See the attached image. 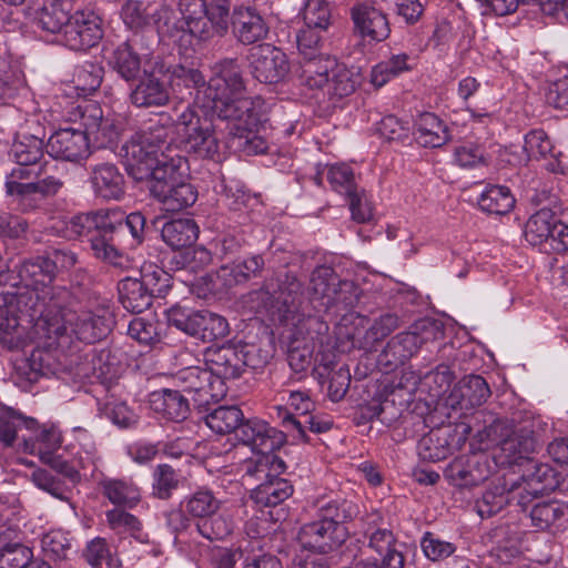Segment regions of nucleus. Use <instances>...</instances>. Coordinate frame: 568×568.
<instances>
[{"mask_svg":"<svg viewBox=\"0 0 568 568\" xmlns=\"http://www.w3.org/2000/svg\"><path fill=\"white\" fill-rule=\"evenodd\" d=\"M24 287L6 290L0 284V339L10 346L20 341L19 314L39 315V326L48 339H59L70 334L91 344L103 338L113 324L109 307L87 296L81 288L69 291L52 287L49 302H40L38 286H47L57 277L47 256L24 261L19 268Z\"/></svg>","mask_w":568,"mask_h":568,"instance_id":"f257e3e1","label":"nucleus"},{"mask_svg":"<svg viewBox=\"0 0 568 568\" xmlns=\"http://www.w3.org/2000/svg\"><path fill=\"white\" fill-rule=\"evenodd\" d=\"M146 219L141 212L124 215L119 210H98L72 216L65 223L71 240L87 239L95 258L122 267L126 258L119 248L121 241L131 236L132 246L144 241Z\"/></svg>","mask_w":568,"mask_h":568,"instance_id":"f03ea898","label":"nucleus"},{"mask_svg":"<svg viewBox=\"0 0 568 568\" xmlns=\"http://www.w3.org/2000/svg\"><path fill=\"white\" fill-rule=\"evenodd\" d=\"M10 156L19 168L13 169L6 182V192L19 204L22 212H31L42 201L58 194L64 182L49 174V162L41 163L43 141L34 135L19 136L11 145Z\"/></svg>","mask_w":568,"mask_h":568,"instance_id":"7ed1b4c3","label":"nucleus"},{"mask_svg":"<svg viewBox=\"0 0 568 568\" xmlns=\"http://www.w3.org/2000/svg\"><path fill=\"white\" fill-rule=\"evenodd\" d=\"M245 81L236 59L226 58L212 67V77L203 90V106L216 119H241L250 124L257 121L264 101L260 98H243Z\"/></svg>","mask_w":568,"mask_h":568,"instance_id":"20e7f679","label":"nucleus"},{"mask_svg":"<svg viewBox=\"0 0 568 568\" xmlns=\"http://www.w3.org/2000/svg\"><path fill=\"white\" fill-rule=\"evenodd\" d=\"M170 161L152 172L149 191L163 211L178 213L191 207L197 201L199 192L184 172L186 159L180 155Z\"/></svg>","mask_w":568,"mask_h":568,"instance_id":"39448f33","label":"nucleus"},{"mask_svg":"<svg viewBox=\"0 0 568 568\" xmlns=\"http://www.w3.org/2000/svg\"><path fill=\"white\" fill-rule=\"evenodd\" d=\"M181 29L199 42L222 38L229 30V0H179Z\"/></svg>","mask_w":568,"mask_h":568,"instance_id":"423d86ee","label":"nucleus"},{"mask_svg":"<svg viewBox=\"0 0 568 568\" xmlns=\"http://www.w3.org/2000/svg\"><path fill=\"white\" fill-rule=\"evenodd\" d=\"M175 138L187 152H192L203 159H214L219 155L220 141L216 126L212 120L201 116L192 105H186L181 112L174 109Z\"/></svg>","mask_w":568,"mask_h":568,"instance_id":"0eeeda50","label":"nucleus"},{"mask_svg":"<svg viewBox=\"0 0 568 568\" xmlns=\"http://www.w3.org/2000/svg\"><path fill=\"white\" fill-rule=\"evenodd\" d=\"M181 507L190 518L196 521L197 532L207 540H222L233 531L230 519L219 513L221 501L207 488H199L186 496Z\"/></svg>","mask_w":568,"mask_h":568,"instance_id":"6e6552de","label":"nucleus"},{"mask_svg":"<svg viewBox=\"0 0 568 568\" xmlns=\"http://www.w3.org/2000/svg\"><path fill=\"white\" fill-rule=\"evenodd\" d=\"M440 324L432 320L415 323L409 331L392 337L382 354L379 362L389 368L404 365L424 345L433 343L443 336Z\"/></svg>","mask_w":568,"mask_h":568,"instance_id":"1a4fd4ad","label":"nucleus"},{"mask_svg":"<svg viewBox=\"0 0 568 568\" xmlns=\"http://www.w3.org/2000/svg\"><path fill=\"white\" fill-rule=\"evenodd\" d=\"M165 314L170 326L204 343L224 338L230 332L227 321L210 311L194 312L175 305L166 310Z\"/></svg>","mask_w":568,"mask_h":568,"instance_id":"9d476101","label":"nucleus"},{"mask_svg":"<svg viewBox=\"0 0 568 568\" xmlns=\"http://www.w3.org/2000/svg\"><path fill=\"white\" fill-rule=\"evenodd\" d=\"M480 440H488L497 445L505 463L508 464L528 459L538 446L531 429L527 427L513 429L511 425L503 419H495L486 426L480 434Z\"/></svg>","mask_w":568,"mask_h":568,"instance_id":"9b49d317","label":"nucleus"},{"mask_svg":"<svg viewBox=\"0 0 568 568\" xmlns=\"http://www.w3.org/2000/svg\"><path fill=\"white\" fill-rule=\"evenodd\" d=\"M213 374L206 366H191L181 369L175 379L182 385V392L187 396L192 395L194 406H207L210 400L219 402L227 392L226 385L213 379Z\"/></svg>","mask_w":568,"mask_h":568,"instance_id":"f8f14e48","label":"nucleus"},{"mask_svg":"<svg viewBox=\"0 0 568 568\" xmlns=\"http://www.w3.org/2000/svg\"><path fill=\"white\" fill-rule=\"evenodd\" d=\"M262 292L273 318L283 322L287 320L291 304L302 295L303 284L294 274L281 272L264 282Z\"/></svg>","mask_w":568,"mask_h":568,"instance_id":"ddd939ff","label":"nucleus"},{"mask_svg":"<svg viewBox=\"0 0 568 568\" xmlns=\"http://www.w3.org/2000/svg\"><path fill=\"white\" fill-rule=\"evenodd\" d=\"M156 149H150L140 134L126 141L120 151L124 160L126 171L135 180H152L155 168L171 162L170 160L181 154H156Z\"/></svg>","mask_w":568,"mask_h":568,"instance_id":"4468645a","label":"nucleus"},{"mask_svg":"<svg viewBox=\"0 0 568 568\" xmlns=\"http://www.w3.org/2000/svg\"><path fill=\"white\" fill-rule=\"evenodd\" d=\"M558 471L548 464H534L516 484L517 506L525 509L532 499L560 488Z\"/></svg>","mask_w":568,"mask_h":568,"instance_id":"2eb2a0df","label":"nucleus"},{"mask_svg":"<svg viewBox=\"0 0 568 568\" xmlns=\"http://www.w3.org/2000/svg\"><path fill=\"white\" fill-rule=\"evenodd\" d=\"M248 62L252 75L261 83H278L290 71L286 54L267 43L253 47Z\"/></svg>","mask_w":568,"mask_h":568,"instance_id":"dca6fc26","label":"nucleus"},{"mask_svg":"<svg viewBox=\"0 0 568 568\" xmlns=\"http://www.w3.org/2000/svg\"><path fill=\"white\" fill-rule=\"evenodd\" d=\"M103 37L101 20L92 12H75L63 29L60 42L74 51L90 49Z\"/></svg>","mask_w":568,"mask_h":568,"instance_id":"f3484780","label":"nucleus"},{"mask_svg":"<svg viewBox=\"0 0 568 568\" xmlns=\"http://www.w3.org/2000/svg\"><path fill=\"white\" fill-rule=\"evenodd\" d=\"M489 459L485 454H471L455 458L445 469V477L457 487H473L490 475Z\"/></svg>","mask_w":568,"mask_h":568,"instance_id":"a211bd4d","label":"nucleus"},{"mask_svg":"<svg viewBox=\"0 0 568 568\" xmlns=\"http://www.w3.org/2000/svg\"><path fill=\"white\" fill-rule=\"evenodd\" d=\"M347 536V530H342L316 519L301 527L297 539L305 549L327 554L337 549Z\"/></svg>","mask_w":568,"mask_h":568,"instance_id":"6ab92c4d","label":"nucleus"},{"mask_svg":"<svg viewBox=\"0 0 568 568\" xmlns=\"http://www.w3.org/2000/svg\"><path fill=\"white\" fill-rule=\"evenodd\" d=\"M47 152L54 159L78 162L90 154V142L81 129L63 128L48 140Z\"/></svg>","mask_w":568,"mask_h":568,"instance_id":"aec40b11","label":"nucleus"},{"mask_svg":"<svg viewBox=\"0 0 568 568\" xmlns=\"http://www.w3.org/2000/svg\"><path fill=\"white\" fill-rule=\"evenodd\" d=\"M204 361L216 382L225 384L226 381L236 379L243 374L244 362L237 344L226 343L207 347Z\"/></svg>","mask_w":568,"mask_h":568,"instance_id":"412c9836","label":"nucleus"},{"mask_svg":"<svg viewBox=\"0 0 568 568\" xmlns=\"http://www.w3.org/2000/svg\"><path fill=\"white\" fill-rule=\"evenodd\" d=\"M235 435L239 440L255 450L275 452L284 440L283 432H277L258 419L243 418Z\"/></svg>","mask_w":568,"mask_h":568,"instance_id":"4be33fe9","label":"nucleus"},{"mask_svg":"<svg viewBox=\"0 0 568 568\" xmlns=\"http://www.w3.org/2000/svg\"><path fill=\"white\" fill-rule=\"evenodd\" d=\"M265 108L261 106L258 119L254 124H250L245 118L225 119L226 130L231 136L232 146L244 151L247 154L263 153L267 149L265 140L256 134L258 124L264 120Z\"/></svg>","mask_w":568,"mask_h":568,"instance_id":"5701e85b","label":"nucleus"},{"mask_svg":"<svg viewBox=\"0 0 568 568\" xmlns=\"http://www.w3.org/2000/svg\"><path fill=\"white\" fill-rule=\"evenodd\" d=\"M354 29L363 38L383 41L388 38L390 28L386 14L368 3H358L351 9Z\"/></svg>","mask_w":568,"mask_h":568,"instance_id":"b1692460","label":"nucleus"},{"mask_svg":"<svg viewBox=\"0 0 568 568\" xmlns=\"http://www.w3.org/2000/svg\"><path fill=\"white\" fill-rule=\"evenodd\" d=\"M516 484L513 479L498 477L483 493L476 501L475 509L481 518H489L501 511L513 501L517 504V495L514 493Z\"/></svg>","mask_w":568,"mask_h":568,"instance_id":"393cba45","label":"nucleus"},{"mask_svg":"<svg viewBox=\"0 0 568 568\" xmlns=\"http://www.w3.org/2000/svg\"><path fill=\"white\" fill-rule=\"evenodd\" d=\"M89 181L97 197L120 200L124 195V176L113 163L93 165Z\"/></svg>","mask_w":568,"mask_h":568,"instance_id":"a878e982","label":"nucleus"},{"mask_svg":"<svg viewBox=\"0 0 568 568\" xmlns=\"http://www.w3.org/2000/svg\"><path fill=\"white\" fill-rule=\"evenodd\" d=\"M130 102L140 109L162 108L170 101L165 83L154 74H144L130 92Z\"/></svg>","mask_w":568,"mask_h":568,"instance_id":"bb28decb","label":"nucleus"},{"mask_svg":"<svg viewBox=\"0 0 568 568\" xmlns=\"http://www.w3.org/2000/svg\"><path fill=\"white\" fill-rule=\"evenodd\" d=\"M339 280L334 270L328 266H318L312 272L308 288L310 300L317 311L332 310L331 297Z\"/></svg>","mask_w":568,"mask_h":568,"instance_id":"cd10ccee","label":"nucleus"},{"mask_svg":"<svg viewBox=\"0 0 568 568\" xmlns=\"http://www.w3.org/2000/svg\"><path fill=\"white\" fill-rule=\"evenodd\" d=\"M524 150L528 159H548L546 169L552 173L564 171L559 156L560 151H556L549 135L542 129L530 130L525 135Z\"/></svg>","mask_w":568,"mask_h":568,"instance_id":"c85d7f7f","label":"nucleus"},{"mask_svg":"<svg viewBox=\"0 0 568 568\" xmlns=\"http://www.w3.org/2000/svg\"><path fill=\"white\" fill-rule=\"evenodd\" d=\"M276 418L293 438L305 443L308 442L306 428H310L313 433L322 434L329 430L333 426L332 420L318 419L311 414L305 415L304 418H296L288 408L282 406L276 407Z\"/></svg>","mask_w":568,"mask_h":568,"instance_id":"c756f323","label":"nucleus"},{"mask_svg":"<svg viewBox=\"0 0 568 568\" xmlns=\"http://www.w3.org/2000/svg\"><path fill=\"white\" fill-rule=\"evenodd\" d=\"M151 406L166 419L182 422L190 414V399L180 389L164 388L151 394Z\"/></svg>","mask_w":568,"mask_h":568,"instance_id":"7c9ffc66","label":"nucleus"},{"mask_svg":"<svg viewBox=\"0 0 568 568\" xmlns=\"http://www.w3.org/2000/svg\"><path fill=\"white\" fill-rule=\"evenodd\" d=\"M22 433L21 440L23 450L30 454H38L42 459L51 455L61 446V435L54 427L40 426L36 420L33 427H27Z\"/></svg>","mask_w":568,"mask_h":568,"instance_id":"2f4dec72","label":"nucleus"},{"mask_svg":"<svg viewBox=\"0 0 568 568\" xmlns=\"http://www.w3.org/2000/svg\"><path fill=\"white\" fill-rule=\"evenodd\" d=\"M232 24L234 36L243 44L261 41L268 33V27L264 19L250 8L236 10Z\"/></svg>","mask_w":568,"mask_h":568,"instance_id":"473e14b6","label":"nucleus"},{"mask_svg":"<svg viewBox=\"0 0 568 568\" xmlns=\"http://www.w3.org/2000/svg\"><path fill=\"white\" fill-rule=\"evenodd\" d=\"M336 60L323 54L301 58L300 79L302 83L311 89H324Z\"/></svg>","mask_w":568,"mask_h":568,"instance_id":"72a5a7b5","label":"nucleus"},{"mask_svg":"<svg viewBox=\"0 0 568 568\" xmlns=\"http://www.w3.org/2000/svg\"><path fill=\"white\" fill-rule=\"evenodd\" d=\"M532 526L538 530L558 531L568 527V504L540 503L530 511Z\"/></svg>","mask_w":568,"mask_h":568,"instance_id":"f704fd0d","label":"nucleus"},{"mask_svg":"<svg viewBox=\"0 0 568 568\" xmlns=\"http://www.w3.org/2000/svg\"><path fill=\"white\" fill-rule=\"evenodd\" d=\"M285 463L274 452L255 450L254 456L241 464L244 478L253 479L256 485L266 480L275 471L283 473Z\"/></svg>","mask_w":568,"mask_h":568,"instance_id":"c9c22d12","label":"nucleus"},{"mask_svg":"<svg viewBox=\"0 0 568 568\" xmlns=\"http://www.w3.org/2000/svg\"><path fill=\"white\" fill-rule=\"evenodd\" d=\"M280 474L275 471L271 478L256 485L251 494L255 504L263 507H275L292 496L293 485L287 479L280 477Z\"/></svg>","mask_w":568,"mask_h":568,"instance_id":"e433bc0d","label":"nucleus"},{"mask_svg":"<svg viewBox=\"0 0 568 568\" xmlns=\"http://www.w3.org/2000/svg\"><path fill=\"white\" fill-rule=\"evenodd\" d=\"M150 149H156V154H180L174 143V119L162 113L160 122L150 126L148 131L140 134Z\"/></svg>","mask_w":568,"mask_h":568,"instance_id":"4c0bfd02","label":"nucleus"},{"mask_svg":"<svg viewBox=\"0 0 568 568\" xmlns=\"http://www.w3.org/2000/svg\"><path fill=\"white\" fill-rule=\"evenodd\" d=\"M119 300L131 313H142L152 305L155 295L139 278L126 277L118 285Z\"/></svg>","mask_w":568,"mask_h":568,"instance_id":"58836bf2","label":"nucleus"},{"mask_svg":"<svg viewBox=\"0 0 568 568\" xmlns=\"http://www.w3.org/2000/svg\"><path fill=\"white\" fill-rule=\"evenodd\" d=\"M161 236L173 250L186 248L197 240L199 226L192 219L172 220L163 225Z\"/></svg>","mask_w":568,"mask_h":568,"instance_id":"ea45409f","label":"nucleus"},{"mask_svg":"<svg viewBox=\"0 0 568 568\" xmlns=\"http://www.w3.org/2000/svg\"><path fill=\"white\" fill-rule=\"evenodd\" d=\"M414 134L417 142L425 148H439L449 139L447 126L429 112L419 115Z\"/></svg>","mask_w":568,"mask_h":568,"instance_id":"a19ab883","label":"nucleus"},{"mask_svg":"<svg viewBox=\"0 0 568 568\" xmlns=\"http://www.w3.org/2000/svg\"><path fill=\"white\" fill-rule=\"evenodd\" d=\"M558 219L555 212L542 207L534 213L525 225V239L531 245H548Z\"/></svg>","mask_w":568,"mask_h":568,"instance_id":"79ce46f5","label":"nucleus"},{"mask_svg":"<svg viewBox=\"0 0 568 568\" xmlns=\"http://www.w3.org/2000/svg\"><path fill=\"white\" fill-rule=\"evenodd\" d=\"M490 388L479 375L465 376L454 390V396L458 397L460 408H470L483 405L490 396Z\"/></svg>","mask_w":568,"mask_h":568,"instance_id":"37998d69","label":"nucleus"},{"mask_svg":"<svg viewBox=\"0 0 568 568\" xmlns=\"http://www.w3.org/2000/svg\"><path fill=\"white\" fill-rule=\"evenodd\" d=\"M361 82L362 75L358 71L336 63L323 90L331 99L338 100L355 92Z\"/></svg>","mask_w":568,"mask_h":568,"instance_id":"c03bdc74","label":"nucleus"},{"mask_svg":"<svg viewBox=\"0 0 568 568\" xmlns=\"http://www.w3.org/2000/svg\"><path fill=\"white\" fill-rule=\"evenodd\" d=\"M65 1L50 0L37 11L36 23L43 30L52 34L62 37L63 29L68 24L71 16L64 8Z\"/></svg>","mask_w":568,"mask_h":568,"instance_id":"a18cd8bd","label":"nucleus"},{"mask_svg":"<svg viewBox=\"0 0 568 568\" xmlns=\"http://www.w3.org/2000/svg\"><path fill=\"white\" fill-rule=\"evenodd\" d=\"M209 412L204 417L206 426L216 434L225 435L235 433L241 422L243 412L235 405L219 406L205 409Z\"/></svg>","mask_w":568,"mask_h":568,"instance_id":"49530a36","label":"nucleus"},{"mask_svg":"<svg viewBox=\"0 0 568 568\" xmlns=\"http://www.w3.org/2000/svg\"><path fill=\"white\" fill-rule=\"evenodd\" d=\"M41 548L48 561L54 566L67 567L70 564L71 542L61 530H51L43 535Z\"/></svg>","mask_w":568,"mask_h":568,"instance_id":"de8ad7c7","label":"nucleus"},{"mask_svg":"<svg viewBox=\"0 0 568 568\" xmlns=\"http://www.w3.org/2000/svg\"><path fill=\"white\" fill-rule=\"evenodd\" d=\"M36 419L26 417L13 408L0 412V443L3 447H13L19 439V432L33 427Z\"/></svg>","mask_w":568,"mask_h":568,"instance_id":"09e8293b","label":"nucleus"},{"mask_svg":"<svg viewBox=\"0 0 568 568\" xmlns=\"http://www.w3.org/2000/svg\"><path fill=\"white\" fill-rule=\"evenodd\" d=\"M110 63L126 81L135 80L141 72L140 55L133 50L130 41L121 43L113 51Z\"/></svg>","mask_w":568,"mask_h":568,"instance_id":"8fccbe9b","label":"nucleus"},{"mask_svg":"<svg viewBox=\"0 0 568 568\" xmlns=\"http://www.w3.org/2000/svg\"><path fill=\"white\" fill-rule=\"evenodd\" d=\"M478 204L487 213L504 215L511 211L515 199L507 186L490 185L481 193Z\"/></svg>","mask_w":568,"mask_h":568,"instance_id":"3c124183","label":"nucleus"},{"mask_svg":"<svg viewBox=\"0 0 568 568\" xmlns=\"http://www.w3.org/2000/svg\"><path fill=\"white\" fill-rule=\"evenodd\" d=\"M103 495L114 505L132 508L140 500L136 486L123 479H104L101 481Z\"/></svg>","mask_w":568,"mask_h":568,"instance_id":"603ef678","label":"nucleus"},{"mask_svg":"<svg viewBox=\"0 0 568 568\" xmlns=\"http://www.w3.org/2000/svg\"><path fill=\"white\" fill-rule=\"evenodd\" d=\"M326 175L332 189L341 194L348 196L351 193L359 190L355 182V174L349 165L345 163L333 164L325 171H318L315 175L317 184L322 183L323 175Z\"/></svg>","mask_w":568,"mask_h":568,"instance_id":"864d4df0","label":"nucleus"},{"mask_svg":"<svg viewBox=\"0 0 568 568\" xmlns=\"http://www.w3.org/2000/svg\"><path fill=\"white\" fill-rule=\"evenodd\" d=\"M106 521L116 534L129 532L141 544L149 542V535L143 531L141 521L132 514L115 508L105 513Z\"/></svg>","mask_w":568,"mask_h":568,"instance_id":"5fc2aeb1","label":"nucleus"},{"mask_svg":"<svg viewBox=\"0 0 568 568\" xmlns=\"http://www.w3.org/2000/svg\"><path fill=\"white\" fill-rule=\"evenodd\" d=\"M170 79L173 91L182 93V88L187 90L196 89L195 100L197 102H203V99H201L200 95L203 94L206 83L203 74L197 69L175 65L171 71Z\"/></svg>","mask_w":568,"mask_h":568,"instance_id":"6e6d98bb","label":"nucleus"},{"mask_svg":"<svg viewBox=\"0 0 568 568\" xmlns=\"http://www.w3.org/2000/svg\"><path fill=\"white\" fill-rule=\"evenodd\" d=\"M30 480L41 490L53 497L69 501L71 486L61 477L55 476L52 470L37 468L30 475Z\"/></svg>","mask_w":568,"mask_h":568,"instance_id":"4d7b16f0","label":"nucleus"},{"mask_svg":"<svg viewBox=\"0 0 568 568\" xmlns=\"http://www.w3.org/2000/svg\"><path fill=\"white\" fill-rule=\"evenodd\" d=\"M0 542V568H23L31 560L32 549L21 542L7 541L6 528Z\"/></svg>","mask_w":568,"mask_h":568,"instance_id":"13d9d810","label":"nucleus"},{"mask_svg":"<svg viewBox=\"0 0 568 568\" xmlns=\"http://www.w3.org/2000/svg\"><path fill=\"white\" fill-rule=\"evenodd\" d=\"M418 453L424 459L438 462L448 456L450 453V444L443 430H432L419 440Z\"/></svg>","mask_w":568,"mask_h":568,"instance_id":"bf43d9fd","label":"nucleus"},{"mask_svg":"<svg viewBox=\"0 0 568 568\" xmlns=\"http://www.w3.org/2000/svg\"><path fill=\"white\" fill-rule=\"evenodd\" d=\"M420 548L424 556L432 562L444 561L457 551L455 544L442 539L432 531L424 532L420 539Z\"/></svg>","mask_w":568,"mask_h":568,"instance_id":"052dcab7","label":"nucleus"},{"mask_svg":"<svg viewBox=\"0 0 568 568\" xmlns=\"http://www.w3.org/2000/svg\"><path fill=\"white\" fill-rule=\"evenodd\" d=\"M153 16V7L139 0H128L121 10L123 22L132 30L149 26Z\"/></svg>","mask_w":568,"mask_h":568,"instance_id":"680f3d73","label":"nucleus"},{"mask_svg":"<svg viewBox=\"0 0 568 568\" xmlns=\"http://www.w3.org/2000/svg\"><path fill=\"white\" fill-rule=\"evenodd\" d=\"M354 513V506L347 500H332L323 505L318 509V518L325 524L347 530L345 524L349 520Z\"/></svg>","mask_w":568,"mask_h":568,"instance_id":"e2e57ef3","label":"nucleus"},{"mask_svg":"<svg viewBox=\"0 0 568 568\" xmlns=\"http://www.w3.org/2000/svg\"><path fill=\"white\" fill-rule=\"evenodd\" d=\"M179 484V475L172 466L168 464L159 465L153 474V496L159 499H169Z\"/></svg>","mask_w":568,"mask_h":568,"instance_id":"0e129e2a","label":"nucleus"},{"mask_svg":"<svg viewBox=\"0 0 568 568\" xmlns=\"http://www.w3.org/2000/svg\"><path fill=\"white\" fill-rule=\"evenodd\" d=\"M303 20L308 28L326 31L332 21L328 2L326 0H307L303 10Z\"/></svg>","mask_w":568,"mask_h":568,"instance_id":"69168bd1","label":"nucleus"},{"mask_svg":"<svg viewBox=\"0 0 568 568\" xmlns=\"http://www.w3.org/2000/svg\"><path fill=\"white\" fill-rule=\"evenodd\" d=\"M155 296H163L171 287V276L155 264H144L139 278Z\"/></svg>","mask_w":568,"mask_h":568,"instance_id":"338daca9","label":"nucleus"},{"mask_svg":"<svg viewBox=\"0 0 568 568\" xmlns=\"http://www.w3.org/2000/svg\"><path fill=\"white\" fill-rule=\"evenodd\" d=\"M82 556L92 568H102L103 565L112 566L111 549L104 538L95 537L90 540Z\"/></svg>","mask_w":568,"mask_h":568,"instance_id":"774afa93","label":"nucleus"}]
</instances>
